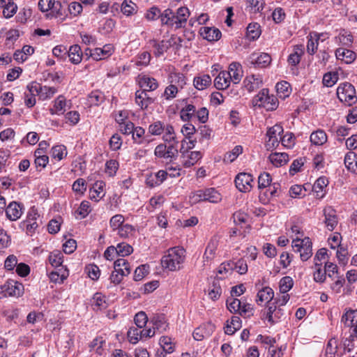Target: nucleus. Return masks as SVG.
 <instances>
[{
  "mask_svg": "<svg viewBox=\"0 0 357 357\" xmlns=\"http://www.w3.org/2000/svg\"><path fill=\"white\" fill-rule=\"evenodd\" d=\"M185 260V250L181 247L169 248L161 259L162 266L169 271H176L182 268Z\"/></svg>",
  "mask_w": 357,
  "mask_h": 357,
  "instance_id": "f257e3e1",
  "label": "nucleus"
},
{
  "mask_svg": "<svg viewBox=\"0 0 357 357\" xmlns=\"http://www.w3.org/2000/svg\"><path fill=\"white\" fill-rule=\"evenodd\" d=\"M255 107H264L268 111H273L278 106V98L273 95H269L268 89H263L252 99Z\"/></svg>",
  "mask_w": 357,
  "mask_h": 357,
  "instance_id": "f03ea898",
  "label": "nucleus"
},
{
  "mask_svg": "<svg viewBox=\"0 0 357 357\" xmlns=\"http://www.w3.org/2000/svg\"><path fill=\"white\" fill-rule=\"evenodd\" d=\"M292 248L294 252L300 253L301 259L303 261L309 259L312 255V243L308 237L301 239L296 236L292 241Z\"/></svg>",
  "mask_w": 357,
  "mask_h": 357,
  "instance_id": "7ed1b4c3",
  "label": "nucleus"
},
{
  "mask_svg": "<svg viewBox=\"0 0 357 357\" xmlns=\"http://www.w3.org/2000/svg\"><path fill=\"white\" fill-rule=\"evenodd\" d=\"M337 96L339 100L345 105L351 106L357 101L354 86L348 82H344L337 87Z\"/></svg>",
  "mask_w": 357,
  "mask_h": 357,
  "instance_id": "20e7f679",
  "label": "nucleus"
},
{
  "mask_svg": "<svg viewBox=\"0 0 357 357\" xmlns=\"http://www.w3.org/2000/svg\"><path fill=\"white\" fill-rule=\"evenodd\" d=\"M283 131L282 126L278 124H275L267 130L266 136L268 139L266 146L268 149L275 148L279 145L280 142V137H282L281 135Z\"/></svg>",
  "mask_w": 357,
  "mask_h": 357,
  "instance_id": "39448f33",
  "label": "nucleus"
},
{
  "mask_svg": "<svg viewBox=\"0 0 357 357\" xmlns=\"http://www.w3.org/2000/svg\"><path fill=\"white\" fill-rule=\"evenodd\" d=\"M234 181L236 187L240 192H247L252 188L253 177L250 174L241 172L236 175Z\"/></svg>",
  "mask_w": 357,
  "mask_h": 357,
  "instance_id": "423d86ee",
  "label": "nucleus"
},
{
  "mask_svg": "<svg viewBox=\"0 0 357 357\" xmlns=\"http://www.w3.org/2000/svg\"><path fill=\"white\" fill-rule=\"evenodd\" d=\"M219 245V237L213 236L208 241L205 252L204 253V265H208V262L211 261L215 257L216 250Z\"/></svg>",
  "mask_w": 357,
  "mask_h": 357,
  "instance_id": "0eeeda50",
  "label": "nucleus"
},
{
  "mask_svg": "<svg viewBox=\"0 0 357 357\" xmlns=\"http://www.w3.org/2000/svg\"><path fill=\"white\" fill-rule=\"evenodd\" d=\"M23 210V204L17 202H11L6 208V217L11 221H15L22 216Z\"/></svg>",
  "mask_w": 357,
  "mask_h": 357,
  "instance_id": "6e6552de",
  "label": "nucleus"
},
{
  "mask_svg": "<svg viewBox=\"0 0 357 357\" xmlns=\"http://www.w3.org/2000/svg\"><path fill=\"white\" fill-rule=\"evenodd\" d=\"M3 285L7 296L19 297L23 294L24 286L22 283L15 280H8Z\"/></svg>",
  "mask_w": 357,
  "mask_h": 357,
  "instance_id": "1a4fd4ad",
  "label": "nucleus"
},
{
  "mask_svg": "<svg viewBox=\"0 0 357 357\" xmlns=\"http://www.w3.org/2000/svg\"><path fill=\"white\" fill-rule=\"evenodd\" d=\"M249 61L255 67L264 68L270 64L271 58V56L266 53H253L250 56Z\"/></svg>",
  "mask_w": 357,
  "mask_h": 357,
  "instance_id": "9d476101",
  "label": "nucleus"
},
{
  "mask_svg": "<svg viewBox=\"0 0 357 357\" xmlns=\"http://www.w3.org/2000/svg\"><path fill=\"white\" fill-rule=\"evenodd\" d=\"M90 51V56L96 61L103 59L110 56L113 52V47L111 45H105L103 48H95L91 50L87 48L85 51Z\"/></svg>",
  "mask_w": 357,
  "mask_h": 357,
  "instance_id": "9b49d317",
  "label": "nucleus"
},
{
  "mask_svg": "<svg viewBox=\"0 0 357 357\" xmlns=\"http://www.w3.org/2000/svg\"><path fill=\"white\" fill-rule=\"evenodd\" d=\"M231 77V82L234 84H238L243 77V69L241 65L238 62H232L227 71Z\"/></svg>",
  "mask_w": 357,
  "mask_h": 357,
  "instance_id": "f8f14e48",
  "label": "nucleus"
},
{
  "mask_svg": "<svg viewBox=\"0 0 357 357\" xmlns=\"http://www.w3.org/2000/svg\"><path fill=\"white\" fill-rule=\"evenodd\" d=\"M154 102V98L149 96L147 92L138 90L135 93V102L142 109H146Z\"/></svg>",
  "mask_w": 357,
  "mask_h": 357,
  "instance_id": "ddd939ff",
  "label": "nucleus"
},
{
  "mask_svg": "<svg viewBox=\"0 0 357 357\" xmlns=\"http://www.w3.org/2000/svg\"><path fill=\"white\" fill-rule=\"evenodd\" d=\"M325 216V224L328 230L333 231L337 225V218L335 211L331 207H326L324 209Z\"/></svg>",
  "mask_w": 357,
  "mask_h": 357,
  "instance_id": "4468645a",
  "label": "nucleus"
},
{
  "mask_svg": "<svg viewBox=\"0 0 357 357\" xmlns=\"http://www.w3.org/2000/svg\"><path fill=\"white\" fill-rule=\"evenodd\" d=\"M200 33L204 39L208 41H217L222 36L221 31L215 27H202Z\"/></svg>",
  "mask_w": 357,
  "mask_h": 357,
  "instance_id": "2eb2a0df",
  "label": "nucleus"
},
{
  "mask_svg": "<svg viewBox=\"0 0 357 357\" xmlns=\"http://www.w3.org/2000/svg\"><path fill=\"white\" fill-rule=\"evenodd\" d=\"M139 84L142 89L141 91L146 92L154 91L158 87V84L155 79L146 75L139 77Z\"/></svg>",
  "mask_w": 357,
  "mask_h": 357,
  "instance_id": "dca6fc26",
  "label": "nucleus"
},
{
  "mask_svg": "<svg viewBox=\"0 0 357 357\" xmlns=\"http://www.w3.org/2000/svg\"><path fill=\"white\" fill-rule=\"evenodd\" d=\"M227 71H221L214 79V86L218 90H224L229 87L231 77Z\"/></svg>",
  "mask_w": 357,
  "mask_h": 357,
  "instance_id": "f3484780",
  "label": "nucleus"
},
{
  "mask_svg": "<svg viewBox=\"0 0 357 357\" xmlns=\"http://www.w3.org/2000/svg\"><path fill=\"white\" fill-rule=\"evenodd\" d=\"M342 316L341 321L346 327L352 328L357 324V310L346 308Z\"/></svg>",
  "mask_w": 357,
  "mask_h": 357,
  "instance_id": "a211bd4d",
  "label": "nucleus"
},
{
  "mask_svg": "<svg viewBox=\"0 0 357 357\" xmlns=\"http://www.w3.org/2000/svg\"><path fill=\"white\" fill-rule=\"evenodd\" d=\"M257 297L258 305H261L264 302L268 303L274 297V291L271 287H266L258 291Z\"/></svg>",
  "mask_w": 357,
  "mask_h": 357,
  "instance_id": "6ab92c4d",
  "label": "nucleus"
},
{
  "mask_svg": "<svg viewBox=\"0 0 357 357\" xmlns=\"http://www.w3.org/2000/svg\"><path fill=\"white\" fill-rule=\"evenodd\" d=\"M335 56L337 59L342 60L346 63H351L356 59L355 52L344 48L337 49Z\"/></svg>",
  "mask_w": 357,
  "mask_h": 357,
  "instance_id": "aec40b11",
  "label": "nucleus"
},
{
  "mask_svg": "<svg viewBox=\"0 0 357 357\" xmlns=\"http://www.w3.org/2000/svg\"><path fill=\"white\" fill-rule=\"evenodd\" d=\"M105 183L102 181H96L93 188L90 190V199L98 202L99 199L105 196L104 188Z\"/></svg>",
  "mask_w": 357,
  "mask_h": 357,
  "instance_id": "412c9836",
  "label": "nucleus"
},
{
  "mask_svg": "<svg viewBox=\"0 0 357 357\" xmlns=\"http://www.w3.org/2000/svg\"><path fill=\"white\" fill-rule=\"evenodd\" d=\"M303 54L304 46L303 45H295L293 52L288 56V63L292 66H296L300 63L301 58Z\"/></svg>",
  "mask_w": 357,
  "mask_h": 357,
  "instance_id": "4be33fe9",
  "label": "nucleus"
},
{
  "mask_svg": "<svg viewBox=\"0 0 357 357\" xmlns=\"http://www.w3.org/2000/svg\"><path fill=\"white\" fill-rule=\"evenodd\" d=\"M172 10L167 8L163 11V15L162 16V25H166L168 26H175L177 28V17Z\"/></svg>",
  "mask_w": 357,
  "mask_h": 357,
  "instance_id": "5701e85b",
  "label": "nucleus"
},
{
  "mask_svg": "<svg viewBox=\"0 0 357 357\" xmlns=\"http://www.w3.org/2000/svg\"><path fill=\"white\" fill-rule=\"evenodd\" d=\"M151 323H152L153 326V329L156 330L158 333L165 332L168 327V324L162 314L155 315L151 318Z\"/></svg>",
  "mask_w": 357,
  "mask_h": 357,
  "instance_id": "b1692460",
  "label": "nucleus"
},
{
  "mask_svg": "<svg viewBox=\"0 0 357 357\" xmlns=\"http://www.w3.org/2000/svg\"><path fill=\"white\" fill-rule=\"evenodd\" d=\"M68 56L70 61L74 64H78L81 62L82 58V53L81 47L78 45H72L69 50H67Z\"/></svg>",
  "mask_w": 357,
  "mask_h": 357,
  "instance_id": "393cba45",
  "label": "nucleus"
},
{
  "mask_svg": "<svg viewBox=\"0 0 357 357\" xmlns=\"http://www.w3.org/2000/svg\"><path fill=\"white\" fill-rule=\"evenodd\" d=\"M270 162L275 167L284 165L289 160V155L285 153H273L269 157Z\"/></svg>",
  "mask_w": 357,
  "mask_h": 357,
  "instance_id": "a878e982",
  "label": "nucleus"
},
{
  "mask_svg": "<svg viewBox=\"0 0 357 357\" xmlns=\"http://www.w3.org/2000/svg\"><path fill=\"white\" fill-rule=\"evenodd\" d=\"M310 142L316 146H321L327 142V135L323 130H317L310 135Z\"/></svg>",
  "mask_w": 357,
  "mask_h": 357,
  "instance_id": "bb28decb",
  "label": "nucleus"
},
{
  "mask_svg": "<svg viewBox=\"0 0 357 357\" xmlns=\"http://www.w3.org/2000/svg\"><path fill=\"white\" fill-rule=\"evenodd\" d=\"M66 106V98L63 96H59L54 100V107L50 109L51 114H61L65 112Z\"/></svg>",
  "mask_w": 357,
  "mask_h": 357,
  "instance_id": "cd10ccee",
  "label": "nucleus"
},
{
  "mask_svg": "<svg viewBox=\"0 0 357 357\" xmlns=\"http://www.w3.org/2000/svg\"><path fill=\"white\" fill-rule=\"evenodd\" d=\"M194 86L198 90H204L211 83V78L208 75L195 77L194 78Z\"/></svg>",
  "mask_w": 357,
  "mask_h": 357,
  "instance_id": "c85d7f7f",
  "label": "nucleus"
},
{
  "mask_svg": "<svg viewBox=\"0 0 357 357\" xmlns=\"http://www.w3.org/2000/svg\"><path fill=\"white\" fill-rule=\"evenodd\" d=\"M169 84H173L178 86V89H183L185 85V77L183 74L174 73H171L169 76Z\"/></svg>",
  "mask_w": 357,
  "mask_h": 357,
  "instance_id": "c756f323",
  "label": "nucleus"
},
{
  "mask_svg": "<svg viewBox=\"0 0 357 357\" xmlns=\"http://www.w3.org/2000/svg\"><path fill=\"white\" fill-rule=\"evenodd\" d=\"M261 84V80L256 77L255 75L248 76L244 80L245 87L250 92L258 89Z\"/></svg>",
  "mask_w": 357,
  "mask_h": 357,
  "instance_id": "7c9ffc66",
  "label": "nucleus"
},
{
  "mask_svg": "<svg viewBox=\"0 0 357 357\" xmlns=\"http://www.w3.org/2000/svg\"><path fill=\"white\" fill-rule=\"evenodd\" d=\"M356 155L354 152H348L344 157V164L347 168L353 172H357V160H356Z\"/></svg>",
  "mask_w": 357,
  "mask_h": 357,
  "instance_id": "2f4dec72",
  "label": "nucleus"
},
{
  "mask_svg": "<svg viewBox=\"0 0 357 357\" xmlns=\"http://www.w3.org/2000/svg\"><path fill=\"white\" fill-rule=\"evenodd\" d=\"M177 17V28H181L187 22L190 13L186 7L179 8L176 13Z\"/></svg>",
  "mask_w": 357,
  "mask_h": 357,
  "instance_id": "473e14b6",
  "label": "nucleus"
},
{
  "mask_svg": "<svg viewBox=\"0 0 357 357\" xmlns=\"http://www.w3.org/2000/svg\"><path fill=\"white\" fill-rule=\"evenodd\" d=\"M261 34L260 26L258 23H250L247 27V37L250 40L257 39Z\"/></svg>",
  "mask_w": 357,
  "mask_h": 357,
  "instance_id": "72a5a7b5",
  "label": "nucleus"
},
{
  "mask_svg": "<svg viewBox=\"0 0 357 357\" xmlns=\"http://www.w3.org/2000/svg\"><path fill=\"white\" fill-rule=\"evenodd\" d=\"M142 328L138 327H130L127 333V337L129 342L132 344H136L143 337Z\"/></svg>",
  "mask_w": 357,
  "mask_h": 357,
  "instance_id": "f704fd0d",
  "label": "nucleus"
},
{
  "mask_svg": "<svg viewBox=\"0 0 357 357\" xmlns=\"http://www.w3.org/2000/svg\"><path fill=\"white\" fill-rule=\"evenodd\" d=\"M151 42L153 43V47L154 48V54L158 57L162 55L171 45L170 43L167 45L169 41L162 40L160 43H158L155 40H152Z\"/></svg>",
  "mask_w": 357,
  "mask_h": 357,
  "instance_id": "c9c22d12",
  "label": "nucleus"
},
{
  "mask_svg": "<svg viewBox=\"0 0 357 357\" xmlns=\"http://www.w3.org/2000/svg\"><path fill=\"white\" fill-rule=\"evenodd\" d=\"M241 326V319L238 317L234 316L231 318L230 324H227L225 328V332L227 335H233Z\"/></svg>",
  "mask_w": 357,
  "mask_h": 357,
  "instance_id": "e433bc0d",
  "label": "nucleus"
},
{
  "mask_svg": "<svg viewBox=\"0 0 357 357\" xmlns=\"http://www.w3.org/2000/svg\"><path fill=\"white\" fill-rule=\"evenodd\" d=\"M51 153L53 158L61 160L66 157L68 152L65 146L57 145L52 148Z\"/></svg>",
  "mask_w": 357,
  "mask_h": 357,
  "instance_id": "4c0bfd02",
  "label": "nucleus"
},
{
  "mask_svg": "<svg viewBox=\"0 0 357 357\" xmlns=\"http://www.w3.org/2000/svg\"><path fill=\"white\" fill-rule=\"evenodd\" d=\"M206 202L211 203H218L222 199L221 195L215 188H208L205 190Z\"/></svg>",
  "mask_w": 357,
  "mask_h": 357,
  "instance_id": "58836bf2",
  "label": "nucleus"
},
{
  "mask_svg": "<svg viewBox=\"0 0 357 357\" xmlns=\"http://www.w3.org/2000/svg\"><path fill=\"white\" fill-rule=\"evenodd\" d=\"M91 302L94 309L102 310L107 307V303L105 301V296L100 293L95 294Z\"/></svg>",
  "mask_w": 357,
  "mask_h": 357,
  "instance_id": "ea45409f",
  "label": "nucleus"
},
{
  "mask_svg": "<svg viewBox=\"0 0 357 357\" xmlns=\"http://www.w3.org/2000/svg\"><path fill=\"white\" fill-rule=\"evenodd\" d=\"M114 249L116 250V255L123 257L130 255L133 252L132 247L126 243H118Z\"/></svg>",
  "mask_w": 357,
  "mask_h": 357,
  "instance_id": "a19ab883",
  "label": "nucleus"
},
{
  "mask_svg": "<svg viewBox=\"0 0 357 357\" xmlns=\"http://www.w3.org/2000/svg\"><path fill=\"white\" fill-rule=\"evenodd\" d=\"M165 132L163 135V140L167 142H175V144H178V142L176 140V134L174 132V130L172 126L167 125L165 126V130L163 131Z\"/></svg>",
  "mask_w": 357,
  "mask_h": 357,
  "instance_id": "79ce46f5",
  "label": "nucleus"
},
{
  "mask_svg": "<svg viewBox=\"0 0 357 357\" xmlns=\"http://www.w3.org/2000/svg\"><path fill=\"white\" fill-rule=\"evenodd\" d=\"M294 285L293 279L289 276L283 277L279 284L280 291L281 294H286L288 292Z\"/></svg>",
  "mask_w": 357,
  "mask_h": 357,
  "instance_id": "37998d69",
  "label": "nucleus"
},
{
  "mask_svg": "<svg viewBox=\"0 0 357 357\" xmlns=\"http://www.w3.org/2000/svg\"><path fill=\"white\" fill-rule=\"evenodd\" d=\"M159 344L161 348L169 354H172L174 351V345L172 341V338L168 336H162L160 338Z\"/></svg>",
  "mask_w": 357,
  "mask_h": 357,
  "instance_id": "c03bdc74",
  "label": "nucleus"
},
{
  "mask_svg": "<svg viewBox=\"0 0 357 357\" xmlns=\"http://www.w3.org/2000/svg\"><path fill=\"white\" fill-rule=\"evenodd\" d=\"M278 307V305L277 306L275 302H270L267 303V305L264 310V314H266L265 319H267L271 324H274L273 315L274 313H275Z\"/></svg>",
  "mask_w": 357,
  "mask_h": 357,
  "instance_id": "a18cd8bd",
  "label": "nucleus"
},
{
  "mask_svg": "<svg viewBox=\"0 0 357 357\" xmlns=\"http://www.w3.org/2000/svg\"><path fill=\"white\" fill-rule=\"evenodd\" d=\"M227 307L231 313H238L241 307V301L238 298H229L227 300Z\"/></svg>",
  "mask_w": 357,
  "mask_h": 357,
  "instance_id": "49530a36",
  "label": "nucleus"
},
{
  "mask_svg": "<svg viewBox=\"0 0 357 357\" xmlns=\"http://www.w3.org/2000/svg\"><path fill=\"white\" fill-rule=\"evenodd\" d=\"M116 231L120 237L126 238L133 235L135 229L131 225L126 224L121 226Z\"/></svg>",
  "mask_w": 357,
  "mask_h": 357,
  "instance_id": "de8ad7c7",
  "label": "nucleus"
},
{
  "mask_svg": "<svg viewBox=\"0 0 357 357\" xmlns=\"http://www.w3.org/2000/svg\"><path fill=\"white\" fill-rule=\"evenodd\" d=\"M163 15V12L158 8L155 6L151 7L149 10H147L145 17L147 20L153 21L158 18L160 19L162 22V16Z\"/></svg>",
  "mask_w": 357,
  "mask_h": 357,
  "instance_id": "09e8293b",
  "label": "nucleus"
},
{
  "mask_svg": "<svg viewBox=\"0 0 357 357\" xmlns=\"http://www.w3.org/2000/svg\"><path fill=\"white\" fill-rule=\"evenodd\" d=\"M271 183V176L269 173L263 172L258 177V188L264 189L268 188Z\"/></svg>",
  "mask_w": 357,
  "mask_h": 357,
  "instance_id": "8fccbe9b",
  "label": "nucleus"
},
{
  "mask_svg": "<svg viewBox=\"0 0 357 357\" xmlns=\"http://www.w3.org/2000/svg\"><path fill=\"white\" fill-rule=\"evenodd\" d=\"M177 144L175 142L167 146L166 148V160L172 162L176 159L178 156Z\"/></svg>",
  "mask_w": 357,
  "mask_h": 357,
  "instance_id": "3c124183",
  "label": "nucleus"
},
{
  "mask_svg": "<svg viewBox=\"0 0 357 357\" xmlns=\"http://www.w3.org/2000/svg\"><path fill=\"white\" fill-rule=\"evenodd\" d=\"M49 261L53 267L62 266L63 255L61 252L59 251L52 252L49 256Z\"/></svg>",
  "mask_w": 357,
  "mask_h": 357,
  "instance_id": "603ef678",
  "label": "nucleus"
},
{
  "mask_svg": "<svg viewBox=\"0 0 357 357\" xmlns=\"http://www.w3.org/2000/svg\"><path fill=\"white\" fill-rule=\"evenodd\" d=\"M57 91L55 87L44 86H41L40 92V98L47 100L51 98Z\"/></svg>",
  "mask_w": 357,
  "mask_h": 357,
  "instance_id": "864d4df0",
  "label": "nucleus"
},
{
  "mask_svg": "<svg viewBox=\"0 0 357 357\" xmlns=\"http://www.w3.org/2000/svg\"><path fill=\"white\" fill-rule=\"evenodd\" d=\"M125 219L121 214H116L112 216L109 221V225L113 231H117L121 226Z\"/></svg>",
  "mask_w": 357,
  "mask_h": 357,
  "instance_id": "5fc2aeb1",
  "label": "nucleus"
},
{
  "mask_svg": "<svg viewBox=\"0 0 357 357\" xmlns=\"http://www.w3.org/2000/svg\"><path fill=\"white\" fill-rule=\"evenodd\" d=\"M232 269L233 271L235 270L239 274L243 275L248 271V264L244 259H240L236 262L233 261Z\"/></svg>",
  "mask_w": 357,
  "mask_h": 357,
  "instance_id": "6e6d98bb",
  "label": "nucleus"
},
{
  "mask_svg": "<svg viewBox=\"0 0 357 357\" xmlns=\"http://www.w3.org/2000/svg\"><path fill=\"white\" fill-rule=\"evenodd\" d=\"M247 8L252 13L260 12L263 9V0H247Z\"/></svg>",
  "mask_w": 357,
  "mask_h": 357,
  "instance_id": "4d7b16f0",
  "label": "nucleus"
},
{
  "mask_svg": "<svg viewBox=\"0 0 357 357\" xmlns=\"http://www.w3.org/2000/svg\"><path fill=\"white\" fill-rule=\"evenodd\" d=\"M164 130L165 126L160 121H155L149 126V132L153 135H160Z\"/></svg>",
  "mask_w": 357,
  "mask_h": 357,
  "instance_id": "13d9d810",
  "label": "nucleus"
},
{
  "mask_svg": "<svg viewBox=\"0 0 357 357\" xmlns=\"http://www.w3.org/2000/svg\"><path fill=\"white\" fill-rule=\"evenodd\" d=\"M125 269L126 271H124V273L116 272V270L114 269L110 275L111 282L116 284H119L124 276L128 275L130 273V270H128V268Z\"/></svg>",
  "mask_w": 357,
  "mask_h": 357,
  "instance_id": "bf43d9fd",
  "label": "nucleus"
},
{
  "mask_svg": "<svg viewBox=\"0 0 357 357\" xmlns=\"http://www.w3.org/2000/svg\"><path fill=\"white\" fill-rule=\"evenodd\" d=\"M241 146H236L231 152L227 153L225 156V160L232 162L242 153Z\"/></svg>",
  "mask_w": 357,
  "mask_h": 357,
  "instance_id": "052dcab7",
  "label": "nucleus"
},
{
  "mask_svg": "<svg viewBox=\"0 0 357 357\" xmlns=\"http://www.w3.org/2000/svg\"><path fill=\"white\" fill-rule=\"evenodd\" d=\"M328 184V181L326 177L321 176L317 179L313 185V190L317 194L322 192L324 188Z\"/></svg>",
  "mask_w": 357,
  "mask_h": 357,
  "instance_id": "680f3d73",
  "label": "nucleus"
},
{
  "mask_svg": "<svg viewBox=\"0 0 357 357\" xmlns=\"http://www.w3.org/2000/svg\"><path fill=\"white\" fill-rule=\"evenodd\" d=\"M3 9V15L6 18H10L14 15V14L17 12V6L13 2V0L11 2H9L8 6H6Z\"/></svg>",
  "mask_w": 357,
  "mask_h": 357,
  "instance_id": "e2e57ef3",
  "label": "nucleus"
},
{
  "mask_svg": "<svg viewBox=\"0 0 357 357\" xmlns=\"http://www.w3.org/2000/svg\"><path fill=\"white\" fill-rule=\"evenodd\" d=\"M135 324L137 327L142 328L144 327L148 321V317L144 312H139L135 316Z\"/></svg>",
  "mask_w": 357,
  "mask_h": 357,
  "instance_id": "0e129e2a",
  "label": "nucleus"
},
{
  "mask_svg": "<svg viewBox=\"0 0 357 357\" xmlns=\"http://www.w3.org/2000/svg\"><path fill=\"white\" fill-rule=\"evenodd\" d=\"M114 268L116 270V272H121L124 273L126 271L125 268H128L130 270V267L129 266L128 262L123 258L116 259L114 263Z\"/></svg>",
  "mask_w": 357,
  "mask_h": 357,
  "instance_id": "69168bd1",
  "label": "nucleus"
},
{
  "mask_svg": "<svg viewBox=\"0 0 357 357\" xmlns=\"http://www.w3.org/2000/svg\"><path fill=\"white\" fill-rule=\"evenodd\" d=\"M205 190L195 191L190 196V200L192 204H197L200 202H206Z\"/></svg>",
  "mask_w": 357,
  "mask_h": 357,
  "instance_id": "338daca9",
  "label": "nucleus"
},
{
  "mask_svg": "<svg viewBox=\"0 0 357 357\" xmlns=\"http://www.w3.org/2000/svg\"><path fill=\"white\" fill-rule=\"evenodd\" d=\"M119 168V162L116 160H109L105 164V172L109 176H114Z\"/></svg>",
  "mask_w": 357,
  "mask_h": 357,
  "instance_id": "774afa93",
  "label": "nucleus"
}]
</instances>
